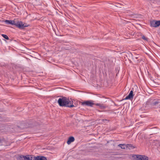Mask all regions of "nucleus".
<instances>
[{
  "mask_svg": "<svg viewBox=\"0 0 160 160\" xmlns=\"http://www.w3.org/2000/svg\"><path fill=\"white\" fill-rule=\"evenodd\" d=\"M25 160H30V156L29 155L25 156Z\"/></svg>",
  "mask_w": 160,
  "mask_h": 160,
  "instance_id": "a211bd4d",
  "label": "nucleus"
},
{
  "mask_svg": "<svg viewBox=\"0 0 160 160\" xmlns=\"http://www.w3.org/2000/svg\"><path fill=\"white\" fill-rule=\"evenodd\" d=\"M135 160H148V157L145 155H137L134 157Z\"/></svg>",
  "mask_w": 160,
  "mask_h": 160,
  "instance_id": "7ed1b4c3",
  "label": "nucleus"
},
{
  "mask_svg": "<svg viewBox=\"0 0 160 160\" xmlns=\"http://www.w3.org/2000/svg\"><path fill=\"white\" fill-rule=\"evenodd\" d=\"M151 26L153 27H157L160 25V20H153L150 22Z\"/></svg>",
  "mask_w": 160,
  "mask_h": 160,
  "instance_id": "423d86ee",
  "label": "nucleus"
},
{
  "mask_svg": "<svg viewBox=\"0 0 160 160\" xmlns=\"http://www.w3.org/2000/svg\"><path fill=\"white\" fill-rule=\"evenodd\" d=\"M118 146L123 149H125L126 148H127V144H119L118 145Z\"/></svg>",
  "mask_w": 160,
  "mask_h": 160,
  "instance_id": "ddd939ff",
  "label": "nucleus"
},
{
  "mask_svg": "<svg viewBox=\"0 0 160 160\" xmlns=\"http://www.w3.org/2000/svg\"><path fill=\"white\" fill-rule=\"evenodd\" d=\"M2 37L5 39L7 40H9L8 37L6 35L2 34Z\"/></svg>",
  "mask_w": 160,
  "mask_h": 160,
  "instance_id": "2eb2a0df",
  "label": "nucleus"
},
{
  "mask_svg": "<svg viewBox=\"0 0 160 160\" xmlns=\"http://www.w3.org/2000/svg\"><path fill=\"white\" fill-rule=\"evenodd\" d=\"M93 102V101L91 100L85 101L82 102L81 104L83 105L92 107L93 105L95 104Z\"/></svg>",
  "mask_w": 160,
  "mask_h": 160,
  "instance_id": "20e7f679",
  "label": "nucleus"
},
{
  "mask_svg": "<svg viewBox=\"0 0 160 160\" xmlns=\"http://www.w3.org/2000/svg\"><path fill=\"white\" fill-rule=\"evenodd\" d=\"M17 25L19 28L22 29H24V28L28 27L29 26V24L25 23H23L22 21H18V24Z\"/></svg>",
  "mask_w": 160,
  "mask_h": 160,
  "instance_id": "39448f33",
  "label": "nucleus"
},
{
  "mask_svg": "<svg viewBox=\"0 0 160 160\" xmlns=\"http://www.w3.org/2000/svg\"><path fill=\"white\" fill-rule=\"evenodd\" d=\"M5 22L6 24L15 25L18 28L17 25L18 24V21L16 23L14 20H6L5 21Z\"/></svg>",
  "mask_w": 160,
  "mask_h": 160,
  "instance_id": "0eeeda50",
  "label": "nucleus"
},
{
  "mask_svg": "<svg viewBox=\"0 0 160 160\" xmlns=\"http://www.w3.org/2000/svg\"><path fill=\"white\" fill-rule=\"evenodd\" d=\"M133 91L131 90L130 91L128 95L124 99V100L131 99L133 98Z\"/></svg>",
  "mask_w": 160,
  "mask_h": 160,
  "instance_id": "1a4fd4ad",
  "label": "nucleus"
},
{
  "mask_svg": "<svg viewBox=\"0 0 160 160\" xmlns=\"http://www.w3.org/2000/svg\"><path fill=\"white\" fill-rule=\"evenodd\" d=\"M29 156L30 160H34L35 158L36 157V156L32 155H29Z\"/></svg>",
  "mask_w": 160,
  "mask_h": 160,
  "instance_id": "dca6fc26",
  "label": "nucleus"
},
{
  "mask_svg": "<svg viewBox=\"0 0 160 160\" xmlns=\"http://www.w3.org/2000/svg\"><path fill=\"white\" fill-rule=\"evenodd\" d=\"M128 148L129 149L131 150L134 148L135 147L131 144H127V148Z\"/></svg>",
  "mask_w": 160,
  "mask_h": 160,
  "instance_id": "f8f14e48",
  "label": "nucleus"
},
{
  "mask_svg": "<svg viewBox=\"0 0 160 160\" xmlns=\"http://www.w3.org/2000/svg\"><path fill=\"white\" fill-rule=\"evenodd\" d=\"M150 107H152L155 108H160V99H151L148 100L146 102L145 105H143V107L140 109V110H146Z\"/></svg>",
  "mask_w": 160,
  "mask_h": 160,
  "instance_id": "f257e3e1",
  "label": "nucleus"
},
{
  "mask_svg": "<svg viewBox=\"0 0 160 160\" xmlns=\"http://www.w3.org/2000/svg\"><path fill=\"white\" fill-rule=\"evenodd\" d=\"M34 160H48L47 158L42 156H37L34 158Z\"/></svg>",
  "mask_w": 160,
  "mask_h": 160,
  "instance_id": "6e6552de",
  "label": "nucleus"
},
{
  "mask_svg": "<svg viewBox=\"0 0 160 160\" xmlns=\"http://www.w3.org/2000/svg\"><path fill=\"white\" fill-rule=\"evenodd\" d=\"M95 105L96 106H98L101 109H104L107 107V106L103 104H102L100 103H96Z\"/></svg>",
  "mask_w": 160,
  "mask_h": 160,
  "instance_id": "9b49d317",
  "label": "nucleus"
},
{
  "mask_svg": "<svg viewBox=\"0 0 160 160\" xmlns=\"http://www.w3.org/2000/svg\"><path fill=\"white\" fill-rule=\"evenodd\" d=\"M73 101L70 100L65 97H63L61 98H59L58 102L60 106L66 107L69 108H72L74 106L73 104Z\"/></svg>",
  "mask_w": 160,
  "mask_h": 160,
  "instance_id": "f03ea898",
  "label": "nucleus"
},
{
  "mask_svg": "<svg viewBox=\"0 0 160 160\" xmlns=\"http://www.w3.org/2000/svg\"><path fill=\"white\" fill-rule=\"evenodd\" d=\"M101 120L102 121H103L104 123L105 122V121H107L108 122L109 121V120H108L107 119H102Z\"/></svg>",
  "mask_w": 160,
  "mask_h": 160,
  "instance_id": "6ab92c4d",
  "label": "nucleus"
},
{
  "mask_svg": "<svg viewBox=\"0 0 160 160\" xmlns=\"http://www.w3.org/2000/svg\"><path fill=\"white\" fill-rule=\"evenodd\" d=\"M2 142V140L0 138V143H1Z\"/></svg>",
  "mask_w": 160,
  "mask_h": 160,
  "instance_id": "aec40b11",
  "label": "nucleus"
},
{
  "mask_svg": "<svg viewBox=\"0 0 160 160\" xmlns=\"http://www.w3.org/2000/svg\"><path fill=\"white\" fill-rule=\"evenodd\" d=\"M20 160H25V157L23 155H20L19 158Z\"/></svg>",
  "mask_w": 160,
  "mask_h": 160,
  "instance_id": "4468645a",
  "label": "nucleus"
},
{
  "mask_svg": "<svg viewBox=\"0 0 160 160\" xmlns=\"http://www.w3.org/2000/svg\"><path fill=\"white\" fill-rule=\"evenodd\" d=\"M75 140L74 138L73 137L71 136L69 137L68 138V139L67 141V143L69 145L72 142L74 141Z\"/></svg>",
  "mask_w": 160,
  "mask_h": 160,
  "instance_id": "9d476101",
  "label": "nucleus"
},
{
  "mask_svg": "<svg viewBox=\"0 0 160 160\" xmlns=\"http://www.w3.org/2000/svg\"><path fill=\"white\" fill-rule=\"evenodd\" d=\"M142 38L143 39V40H144L146 41H147L148 40V38H146L144 36V35H143L142 36Z\"/></svg>",
  "mask_w": 160,
  "mask_h": 160,
  "instance_id": "f3484780",
  "label": "nucleus"
},
{
  "mask_svg": "<svg viewBox=\"0 0 160 160\" xmlns=\"http://www.w3.org/2000/svg\"><path fill=\"white\" fill-rule=\"evenodd\" d=\"M157 132H157V131H156V132H155L154 134L157 133Z\"/></svg>",
  "mask_w": 160,
  "mask_h": 160,
  "instance_id": "4be33fe9",
  "label": "nucleus"
},
{
  "mask_svg": "<svg viewBox=\"0 0 160 160\" xmlns=\"http://www.w3.org/2000/svg\"><path fill=\"white\" fill-rule=\"evenodd\" d=\"M1 64V66H4V65H3V64L2 65V64Z\"/></svg>",
  "mask_w": 160,
  "mask_h": 160,
  "instance_id": "412c9836",
  "label": "nucleus"
}]
</instances>
